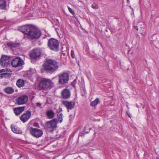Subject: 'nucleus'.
<instances>
[{
	"label": "nucleus",
	"instance_id": "412c9836",
	"mask_svg": "<svg viewBox=\"0 0 159 159\" xmlns=\"http://www.w3.org/2000/svg\"><path fill=\"white\" fill-rule=\"evenodd\" d=\"M100 100L98 98H96L94 101L90 103V105L92 107H95L99 102Z\"/></svg>",
	"mask_w": 159,
	"mask_h": 159
},
{
	"label": "nucleus",
	"instance_id": "6e6552de",
	"mask_svg": "<svg viewBox=\"0 0 159 159\" xmlns=\"http://www.w3.org/2000/svg\"><path fill=\"white\" fill-rule=\"evenodd\" d=\"M41 53V51L40 49H34L30 52V56L32 59H36L40 56Z\"/></svg>",
	"mask_w": 159,
	"mask_h": 159
},
{
	"label": "nucleus",
	"instance_id": "20e7f679",
	"mask_svg": "<svg viewBox=\"0 0 159 159\" xmlns=\"http://www.w3.org/2000/svg\"><path fill=\"white\" fill-rule=\"evenodd\" d=\"M57 123L58 121L57 118L49 120L46 123L45 128L48 131L52 132L56 129Z\"/></svg>",
	"mask_w": 159,
	"mask_h": 159
},
{
	"label": "nucleus",
	"instance_id": "58836bf2",
	"mask_svg": "<svg viewBox=\"0 0 159 159\" xmlns=\"http://www.w3.org/2000/svg\"><path fill=\"white\" fill-rule=\"evenodd\" d=\"M5 1L4 0H0V3L2 2L3 1Z\"/></svg>",
	"mask_w": 159,
	"mask_h": 159
},
{
	"label": "nucleus",
	"instance_id": "423d86ee",
	"mask_svg": "<svg viewBox=\"0 0 159 159\" xmlns=\"http://www.w3.org/2000/svg\"><path fill=\"white\" fill-rule=\"evenodd\" d=\"M58 83L61 85H64L67 82L69 79V75L66 72L62 73L58 75Z\"/></svg>",
	"mask_w": 159,
	"mask_h": 159
},
{
	"label": "nucleus",
	"instance_id": "4c0bfd02",
	"mask_svg": "<svg viewBox=\"0 0 159 159\" xmlns=\"http://www.w3.org/2000/svg\"><path fill=\"white\" fill-rule=\"evenodd\" d=\"M127 114L128 116H129V117L130 118V116L129 114L128 113H127Z\"/></svg>",
	"mask_w": 159,
	"mask_h": 159
},
{
	"label": "nucleus",
	"instance_id": "f8f14e48",
	"mask_svg": "<svg viewBox=\"0 0 159 159\" xmlns=\"http://www.w3.org/2000/svg\"><path fill=\"white\" fill-rule=\"evenodd\" d=\"M31 113L30 111H27L26 113L23 114L20 117V120L24 123L27 121L30 118Z\"/></svg>",
	"mask_w": 159,
	"mask_h": 159
},
{
	"label": "nucleus",
	"instance_id": "aec40b11",
	"mask_svg": "<svg viewBox=\"0 0 159 159\" xmlns=\"http://www.w3.org/2000/svg\"><path fill=\"white\" fill-rule=\"evenodd\" d=\"M8 45L11 48H19V47L20 44L18 43H8Z\"/></svg>",
	"mask_w": 159,
	"mask_h": 159
},
{
	"label": "nucleus",
	"instance_id": "9d476101",
	"mask_svg": "<svg viewBox=\"0 0 159 159\" xmlns=\"http://www.w3.org/2000/svg\"><path fill=\"white\" fill-rule=\"evenodd\" d=\"M61 103L68 110H71L73 108L75 105V102L74 101L68 102L62 100L61 101Z\"/></svg>",
	"mask_w": 159,
	"mask_h": 159
},
{
	"label": "nucleus",
	"instance_id": "f3484780",
	"mask_svg": "<svg viewBox=\"0 0 159 159\" xmlns=\"http://www.w3.org/2000/svg\"><path fill=\"white\" fill-rule=\"evenodd\" d=\"M46 114L48 119H51L54 117L55 113L53 111L50 110L47 111Z\"/></svg>",
	"mask_w": 159,
	"mask_h": 159
},
{
	"label": "nucleus",
	"instance_id": "7ed1b4c3",
	"mask_svg": "<svg viewBox=\"0 0 159 159\" xmlns=\"http://www.w3.org/2000/svg\"><path fill=\"white\" fill-rule=\"evenodd\" d=\"M30 31L28 34L27 37L31 40L37 39L40 37L41 33V31L38 29L32 26Z\"/></svg>",
	"mask_w": 159,
	"mask_h": 159
},
{
	"label": "nucleus",
	"instance_id": "393cba45",
	"mask_svg": "<svg viewBox=\"0 0 159 159\" xmlns=\"http://www.w3.org/2000/svg\"><path fill=\"white\" fill-rule=\"evenodd\" d=\"M9 61H2L0 62V65L3 67H7L9 64Z\"/></svg>",
	"mask_w": 159,
	"mask_h": 159
},
{
	"label": "nucleus",
	"instance_id": "f257e3e1",
	"mask_svg": "<svg viewBox=\"0 0 159 159\" xmlns=\"http://www.w3.org/2000/svg\"><path fill=\"white\" fill-rule=\"evenodd\" d=\"M43 65V68L45 70L49 72H53L59 68L58 63L53 59L47 58Z\"/></svg>",
	"mask_w": 159,
	"mask_h": 159
},
{
	"label": "nucleus",
	"instance_id": "f03ea898",
	"mask_svg": "<svg viewBox=\"0 0 159 159\" xmlns=\"http://www.w3.org/2000/svg\"><path fill=\"white\" fill-rule=\"evenodd\" d=\"M53 84L50 79H43L40 81L38 86L39 89L45 90L51 88L53 86Z\"/></svg>",
	"mask_w": 159,
	"mask_h": 159
},
{
	"label": "nucleus",
	"instance_id": "4468645a",
	"mask_svg": "<svg viewBox=\"0 0 159 159\" xmlns=\"http://www.w3.org/2000/svg\"><path fill=\"white\" fill-rule=\"evenodd\" d=\"M61 95L63 98L67 99L70 97V93L68 89H65L62 91Z\"/></svg>",
	"mask_w": 159,
	"mask_h": 159
},
{
	"label": "nucleus",
	"instance_id": "e433bc0d",
	"mask_svg": "<svg viewBox=\"0 0 159 159\" xmlns=\"http://www.w3.org/2000/svg\"><path fill=\"white\" fill-rule=\"evenodd\" d=\"M22 157V156L21 155H20V157L18 158L17 159H20V158H21Z\"/></svg>",
	"mask_w": 159,
	"mask_h": 159
},
{
	"label": "nucleus",
	"instance_id": "dca6fc26",
	"mask_svg": "<svg viewBox=\"0 0 159 159\" xmlns=\"http://www.w3.org/2000/svg\"><path fill=\"white\" fill-rule=\"evenodd\" d=\"M59 111L57 114V119L58 121V122H59L61 123L63 120L62 114L61 112L62 111L61 108H59Z\"/></svg>",
	"mask_w": 159,
	"mask_h": 159
},
{
	"label": "nucleus",
	"instance_id": "ddd939ff",
	"mask_svg": "<svg viewBox=\"0 0 159 159\" xmlns=\"http://www.w3.org/2000/svg\"><path fill=\"white\" fill-rule=\"evenodd\" d=\"M28 100V97L26 95H23L19 97L17 100V103L18 104H23L25 103Z\"/></svg>",
	"mask_w": 159,
	"mask_h": 159
},
{
	"label": "nucleus",
	"instance_id": "bb28decb",
	"mask_svg": "<svg viewBox=\"0 0 159 159\" xmlns=\"http://www.w3.org/2000/svg\"><path fill=\"white\" fill-rule=\"evenodd\" d=\"M68 8L69 10V11L73 15L75 14V12L71 8H70L69 7H68Z\"/></svg>",
	"mask_w": 159,
	"mask_h": 159
},
{
	"label": "nucleus",
	"instance_id": "9b49d317",
	"mask_svg": "<svg viewBox=\"0 0 159 159\" xmlns=\"http://www.w3.org/2000/svg\"><path fill=\"white\" fill-rule=\"evenodd\" d=\"M32 26L31 25H27L21 26L19 29L20 31L27 35V36Z\"/></svg>",
	"mask_w": 159,
	"mask_h": 159
},
{
	"label": "nucleus",
	"instance_id": "c756f323",
	"mask_svg": "<svg viewBox=\"0 0 159 159\" xmlns=\"http://www.w3.org/2000/svg\"><path fill=\"white\" fill-rule=\"evenodd\" d=\"M36 105L38 107H39L40 108H42V107H41L42 104L40 103L37 102L36 103Z\"/></svg>",
	"mask_w": 159,
	"mask_h": 159
},
{
	"label": "nucleus",
	"instance_id": "b1692460",
	"mask_svg": "<svg viewBox=\"0 0 159 159\" xmlns=\"http://www.w3.org/2000/svg\"><path fill=\"white\" fill-rule=\"evenodd\" d=\"M11 128L13 132L15 133L19 134L20 132L19 130L16 129L15 127L12 125L11 126Z\"/></svg>",
	"mask_w": 159,
	"mask_h": 159
},
{
	"label": "nucleus",
	"instance_id": "a878e982",
	"mask_svg": "<svg viewBox=\"0 0 159 159\" xmlns=\"http://www.w3.org/2000/svg\"><path fill=\"white\" fill-rule=\"evenodd\" d=\"M4 73L5 75V78L9 77H11V73H7L6 72Z\"/></svg>",
	"mask_w": 159,
	"mask_h": 159
},
{
	"label": "nucleus",
	"instance_id": "473e14b6",
	"mask_svg": "<svg viewBox=\"0 0 159 159\" xmlns=\"http://www.w3.org/2000/svg\"><path fill=\"white\" fill-rule=\"evenodd\" d=\"M5 70H6V72H12L11 70L9 69L6 68V69H5Z\"/></svg>",
	"mask_w": 159,
	"mask_h": 159
},
{
	"label": "nucleus",
	"instance_id": "5701e85b",
	"mask_svg": "<svg viewBox=\"0 0 159 159\" xmlns=\"http://www.w3.org/2000/svg\"><path fill=\"white\" fill-rule=\"evenodd\" d=\"M6 6V3L5 1H3L0 3V8L2 9H5Z\"/></svg>",
	"mask_w": 159,
	"mask_h": 159
},
{
	"label": "nucleus",
	"instance_id": "0eeeda50",
	"mask_svg": "<svg viewBox=\"0 0 159 159\" xmlns=\"http://www.w3.org/2000/svg\"><path fill=\"white\" fill-rule=\"evenodd\" d=\"M29 130L31 134L33 136L36 138L41 137L43 134L42 130L36 128H33L32 127L30 128Z\"/></svg>",
	"mask_w": 159,
	"mask_h": 159
},
{
	"label": "nucleus",
	"instance_id": "1a4fd4ad",
	"mask_svg": "<svg viewBox=\"0 0 159 159\" xmlns=\"http://www.w3.org/2000/svg\"><path fill=\"white\" fill-rule=\"evenodd\" d=\"M23 61L20 58L16 57L11 62L12 66L15 67L21 66L23 64Z\"/></svg>",
	"mask_w": 159,
	"mask_h": 159
},
{
	"label": "nucleus",
	"instance_id": "39448f33",
	"mask_svg": "<svg viewBox=\"0 0 159 159\" xmlns=\"http://www.w3.org/2000/svg\"><path fill=\"white\" fill-rule=\"evenodd\" d=\"M48 46L52 50L57 51L58 50L59 43L58 41L52 38L50 39L48 41Z\"/></svg>",
	"mask_w": 159,
	"mask_h": 159
},
{
	"label": "nucleus",
	"instance_id": "a211bd4d",
	"mask_svg": "<svg viewBox=\"0 0 159 159\" xmlns=\"http://www.w3.org/2000/svg\"><path fill=\"white\" fill-rule=\"evenodd\" d=\"M4 91L7 93L11 94L14 92V89L12 88L11 87H8L5 88L4 89Z\"/></svg>",
	"mask_w": 159,
	"mask_h": 159
},
{
	"label": "nucleus",
	"instance_id": "f704fd0d",
	"mask_svg": "<svg viewBox=\"0 0 159 159\" xmlns=\"http://www.w3.org/2000/svg\"><path fill=\"white\" fill-rule=\"evenodd\" d=\"M84 135V133H80L79 134V135L81 136H82L83 135Z\"/></svg>",
	"mask_w": 159,
	"mask_h": 159
},
{
	"label": "nucleus",
	"instance_id": "c9c22d12",
	"mask_svg": "<svg viewBox=\"0 0 159 159\" xmlns=\"http://www.w3.org/2000/svg\"><path fill=\"white\" fill-rule=\"evenodd\" d=\"M55 30L57 32L58 34V31L59 30V29H58L57 28H55Z\"/></svg>",
	"mask_w": 159,
	"mask_h": 159
},
{
	"label": "nucleus",
	"instance_id": "2eb2a0df",
	"mask_svg": "<svg viewBox=\"0 0 159 159\" xmlns=\"http://www.w3.org/2000/svg\"><path fill=\"white\" fill-rule=\"evenodd\" d=\"M25 107H23L15 108L14 109V111L16 115L18 116L21 114L25 110Z\"/></svg>",
	"mask_w": 159,
	"mask_h": 159
},
{
	"label": "nucleus",
	"instance_id": "cd10ccee",
	"mask_svg": "<svg viewBox=\"0 0 159 159\" xmlns=\"http://www.w3.org/2000/svg\"><path fill=\"white\" fill-rule=\"evenodd\" d=\"M71 56L72 58H74L75 57V55L74 53V51L72 50L71 51Z\"/></svg>",
	"mask_w": 159,
	"mask_h": 159
},
{
	"label": "nucleus",
	"instance_id": "2f4dec72",
	"mask_svg": "<svg viewBox=\"0 0 159 159\" xmlns=\"http://www.w3.org/2000/svg\"><path fill=\"white\" fill-rule=\"evenodd\" d=\"M91 7L93 9H97L98 8L97 6H94L93 5H91Z\"/></svg>",
	"mask_w": 159,
	"mask_h": 159
},
{
	"label": "nucleus",
	"instance_id": "ea45409f",
	"mask_svg": "<svg viewBox=\"0 0 159 159\" xmlns=\"http://www.w3.org/2000/svg\"><path fill=\"white\" fill-rule=\"evenodd\" d=\"M89 133V132H85V133Z\"/></svg>",
	"mask_w": 159,
	"mask_h": 159
},
{
	"label": "nucleus",
	"instance_id": "6ab92c4d",
	"mask_svg": "<svg viewBox=\"0 0 159 159\" xmlns=\"http://www.w3.org/2000/svg\"><path fill=\"white\" fill-rule=\"evenodd\" d=\"M25 84L24 81L23 80L19 79L16 82V85L19 87H23Z\"/></svg>",
	"mask_w": 159,
	"mask_h": 159
},
{
	"label": "nucleus",
	"instance_id": "72a5a7b5",
	"mask_svg": "<svg viewBox=\"0 0 159 159\" xmlns=\"http://www.w3.org/2000/svg\"><path fill=\"white\" fill-rule=\"evenodd\" d=\"M134 28L135 29H136L137 30V31H138V26H134Z\"/></svg>",
	"mask_w": 159,
	"mask_h": 159
},
{
	"label": "nucleus",
	"instance_id": "c85d7f7f",
	"mask_svg": "<svg viewBox=\"0 0 159 159\" xmlns=\"http://www.w3.org/2000/svg\"><path fill=\"white\" fill-rule=\"evenodd\" d=\"M5 78V75L4 73H0V78Z\"/></svg>",
	"mask_w": 159,
	"mask_h": 159
},
{
	"label": "nucleus",
	"instance_id": "7c9ffc66",
	"mask_svg": "<svg viewBox=\"0 0 159 159\" xmlns=\"http://www.w3.org/2000/svg\"><path fill=\"white\" fill-rule=\"evenodd\" d=\"M6 70H5V69L0 70V73L6 72Z\"/></svg>",
	"mask_w": 159,
	"mask_h": 159
},
{
	"label": "nucleus",
	"instance_id": "4be33fe9",
	"mask_svg": "<svg viewBox=\"0 0 159 159\" xmlns=\"http://www.w3.org/2000/svg\"><path fill=\"white\" fill-rule=\"evenodd\" d=\"M9 61V57L8 56L4 55L0 59V62L2 61Z\"/></svg>",
	"mask_w": 159,
	"mask_h": 159
}]
</instances>
